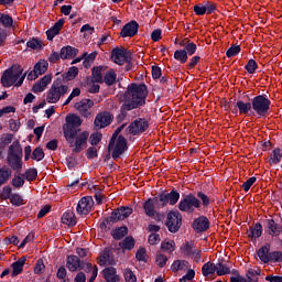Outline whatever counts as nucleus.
I'll return each mask as SVG.
<instances>
[{"instance_id":"f257e3e1","label":"nucleus","mask_w":282,"mask_h":282,"mask_svg":"<svg viewBox=\"0 0 282 282\" xmlns=\"http://www.w3.org/2000/svg\"><path fill=\"white\" fill-rule=\"evenodd\" d=\"M80 127H83V120L78 115L73 113L66 117L63 133L69 149H72V153H82L87 149L89 131L82 130Z\"/></svg>"},{"instance_id":"f03ea898","label":"nucleus","mask_w":282,"mask_h":282,"mask_svg":"<svg viewBox=\"0 0 282 282\" xmlns=\"http://www.w3.org/2000/svg\"><path fill=\"white\" fill-rule=\"evenodd\" d=\"M147 96H149L147 85L132 84L123 94V105L121 107V111H132V109L142 107V105L147 102Z\"/></svg>"},{"instance_id":"7ed1b4c3","label":"nucleus","mask_w":282,"mask_h":282,"mask_svg":"<svg viewBox=\"0 0 282 282\" xmlns=\"http://www.w3.org/2000/svg\"><path fill=\"white\" fill-rule=\"evenodd\" d=\"M25 80V74L23 75V68L20 65H13L6 69L1 77L2 87H21Z\"/></svg>"},{"instance_id":"20e7f679","label":"nucleus","mask_w":282,"mask_h":282,"mask_svg":"<svg viewBox=\"0 0 282 282\" xmlns=\"http://www.w3.org/2000/svg\"><path fill=\"white\" fill-rule=\"evenodd\" d=\"M120 131L121 129L119 128L113 132L108 145V151H111L113 160H118L120 155H122V153H124V151L128 149L127 139L119 135Z\"/></svg>"},{"instance_id":"39448f33","label":"nucleus","mask_w":282,"mask_h":282,"mask_svg":"<svg viewBox=\"0 0 282 282\" xmlns=\"http://www.w3.org/2000/svg\"><path fill=\"white\" fill-rule=\"evenodd\" d=\"M66 94H69V86L61 80H55L46 93V102L56 105Z\"/></svg>"},{"instance_id":"423d86ee","label":"nucleus","mask_w":282,"mask_h":282,"mask_svg":"<svg viewBox=\"0 0 282 282\" xmlns=\"http://www.w3.org/2000/svg\"><path fill=\"white\" fill-rule=\"evenodd\" d=\"M272 105V102L270 101V99L264 96V95H259L256 96L252 101H251V107L253 109V111L258 115V116H268V111H270V106Z\"/></svg>"},{"instance_id":"0eeeda50","label":"nucleus","mask_w":282,"mask_h":282,"mask_svg":"<svg viewBox=\"0 0 282 282\" xmlns=\"http://www.w3.org/2000/svg\"><path fill=\"white\" fill-rule=\"evenodd\" d=\"M196 208H202V202L193 194L186 195L178 203V210L181 213H195Z\"/></svg>"},{"instance_id":"6e6552de","label":"nucleus","mask_w":282,"mask_h":282,"mask_svg":"<svg viewBox=\"0 0 282 282\" xmlns=\"http://www.w3.org/2000/svg\"><path fill=\"white\" fill-rule=\"evenodd\" d=\"M166 227L170 232H177L182 228V214L180 212H170L166 218Z\"/></svg>"},{"instance_id":"1a4fd4ad","label":"nucleus","mask_w":282,"mask_h":282,"mask_svg":"<svg viewBox=\"0 0 282 282\" xmlns=\"http://www.w3.org/2000/svg\"><path fill=\"white\" fill-rule=\"evenodd\" d=\"M91 107H94V100L91 99H82L74 106L83 118H91Z\"/></svg>"},{"instance_id":"9d476101","label":"nucleus","mask_w":282,"mask_h":282,"mask_svg":"<svg viewBox=\"0 0 282 282\" xmlns=\"http://www.w3.org/2000/svg\"><path fill=\"white\" fill-rule=\"evenodd\" d=\"M111 122H113V115L109 111H102L96 116L94 126L96 129H105L106 127H109Z\"/></svg>"},{"instance_id":"9b49d317","label":"nucleus","mask_w":282,"mask_h":282,"mask_svg":"<svg viewBox=\"0 0 282 282\" xmlns=\"http://www.w3.org/2000/svg\"><path fill=\"white\" fill-rule=\"evenodd\" d=\"M131 215H133V208L122 206L111 213L110 221H113L115 224L117 221H123V219H127V217Z\"/></svg>"},{"instance_id":"f8f14e48","label":"nucleus","mask_w":282,"mask_h":282,"mask_svg":"<svg viewBox=\"0 0 282 282\" xmlns=\"http://www.w3.org/2000/svg\"><path fill=\"white\" fill-rule=\"evenodd\" d=\"M149 129V121L144 118H138L129 126V131L133 135H138V133H144Z\"/></svg>"},{"instance_id":"ddd939ff","label":"nucleus","mask_w":282,"mask_h":282,"mask_svg":"<svg viewBox=\"0 0 282 282\" xmlns=\"http://www.w3.org/2000/svg\"><path fill=\"white\" fill-rule=\"evenodd\" d=\"M91 208H94V198H91V196L80 198L77 204L78 215H89V213H91Z\"/></svg>"},{"instance_id":"4468645a","label":"nucleus","mask_w":282,"mask_h":282,"mask_svg":"<svg viewBox=\"0 0 282 282\" xmlns=\"http://www.w3.org/2000/svg\"><path fill=\"white\" fill-rule=\"evenodd\" d=\"M158 208V203H155L154 198H148L143 203V210L147 217H151V219H160V213L155 210Z\"/></svg>"},{"instance_id":"2eb2a0df","label":"nucleus","mask_w":282,"mask_h":282,"mask_svg":"<svg viewBox=\"0 0 282 282\" xmlns=\"http://www.w3.org/2000/svg\"><path fill=\"white\" fill-rule=\"evenodd\" d=\"M101 276L105 282H119L120 274H118V269L113 267H107L101 271Z\"/></svg>"},{"instance_id":"dca6fc26","label":"nucleus","mask_w":282,"mask_h":282,"mask_svg":"<svg viewBox=\"0 0 282 282\" xmlns=\"http://www.w3.org/2000/svg\"><path fill=\"white\" fill-rule=\"evenodd\" d=\"M111 58L117 65H124L129 61V53L122 48H113Z\"/></svg>"},{"instance_id":"f3484780","label":"nucleus","mask_w":282,"mask_h":282,"mask_svg":"<svg viewBox=\"0 0 282 282\" xmlns=\"http://www.w3.org/2000/svg\"><path fill=\"white\" fill-rule=\"evenodd\" d=\"M192 226L196 232H206V230L210 228V221L206 218V216H200L194 219Z\"/></svg>"},{"instance_id":"a211bd4d","label":"nucleus","mask_w":282,"mask_h":282,"mask_svg":"<svg viewBox=\"0 0 282 282\" xmlns=\"http://www.w3.org/2000/svg\"><path fill=\"white\" fill-rule=\"evenodd\" d=\"M140 28V24H138V22L135 21H131L129 23H127L120 32V35L124 39L127 36H135V34H138V29Z\"/></svg>"},{"instance_id":"6ab92c4d","label":"nucleus","mask_w":282,"mask_h":282,"mask_svg":"<svg viewBox=\"0 0 282 282\" xmlns=\"http://www.w3.org/2000/svg\"><path fill=\"white\" fill-rule=\"evenodd\" d=\"M66 268L69 272H78V270H83V262L78 257L70 254L66 259Z\"/></svg>"},{"instance_id":"aec40b11","label":"nucleus","mask_w":282,"mask_h":282,"mask_svg":"<svg viewBox=\"0 0 282 282\" xmlns=\"http://www.w3.org/2000/svg\"><path fill=\"white\" fill-rule=\"evenodd\" d=\"M50 83H52V76L46 75V76L42 77L39 80V83L33 85L32 91L34 94H41V93L45 91V89L47 88V85H50Z\"/></svg>"},{"instance_id":"412c9836","label":"nucleus","mask_w":282,"mask_h":282,"mask_svg":"<svg viewBox=\"0 0 282 282\" xmlns=\"http://www.w3.org/2000/svg\"><path fill=\"white\" fill-rule=\"evenodd\" d=\"M65 25V20L59 19L48 31H46V36L48 41H53L54 36L58 35L61 30Z\"/></svg>"},{"instance_id":"4be33fe9","label":"nucleus","mask_w":282,"mask_h":282,"mask_svg":"<svg viewBox=\"0 0 282 282\" xmlns=\"http://www.w3.org/2000/svg\"><path fill=\"white\" fill-rule=\"evenodd\" d=\"M282 232V226L279 225L274 219L268 220V234L271 235V237H279Z\"/></svg>"},{"instance_id":"5701e85b","label":"nucleus","mask_w":282,"mask_h":282,"mask_svg":"<svg viewBox=\"0 0 282 282\" xmlns=\"http://www.w3.org/2000/svg\"><path fill=\"white\" fill-rule=\"evenodd\" d=\"M99 265H116L113 256L109 254V251H104L98 258Z\"/></svg>"},{"instance_id":"b1692460","label":"nucleus","mask_w":282,"mask_h":282,"mask_svg":"<svg viewBox=\"0 0 282 282\" xmlns=\"http://www.w3.org/2000/svg\"><path fill=\"white\" fill-rule=\"evenodd\" d=\"M78 54V48L72 46H64L61 50L59 56L63 61L67 58H74Z\"/></svg>"},{"instance_id":"393cba45","label":"nucleus","mask_w":282,"mask_h":282,"mask_svg":"<svg viewBox=\"0 0 282 282\" xmlns=\"http://www.w3.org/2000/svg\"><path fill=\"white\" fill-rule=\"evenodd\" d=\"M25 257H22L12 263V276H19V274L23 272V265H25Z\"/></svg>"},{"instance_id":"a878e982","label":"nucleus","mask_w":282,"mask_h":282,"mask_svg":"<svg viewBox=\"0 0 282 282\" xmlns=\"http://www.w3.org/2000/svg\"><path fill=\"white\" fill-rule=\"evenodd\" d=\"M188 268H191V264L186 260H175L171 265L172 272H180V270H188Z\"/></svg>"},{"instance_id":"bb28decb","label":"nucleus","mask_w":282,"mask_h":282,"mask_svg":"<svg viewBox=\"0 0 282 282\" xmlns=\"http://www.w3.org/2000/svg\"><path fill=\"white\" fill-rule=\"evenodd\" d=\"M62 223L66 226L74 227L76 225V215L74 212H66L62 216Z\"/></svg>"},{"instance_id":"cd10ccee","label":"nucleus","mask_w":282,"mask_h":282,"mask_svg":"<svg viewBox=\"0 0 282 282\" xmlns=\"http://www.w3.org/2000/svg\"><path fill=\"white\" fill-rule=\"evenodd\" d=\"M11 175L12 171L9 170L8 166L0 167V186H3V184H8Z\"/></svg>"},{"instance_id":"c85d7f7f","label":"nucleus","mask_w":282,"mask_h":282,"mask_svg":"<svg viewBox=\"0 0 282 282\" xmlns=\"http://www.w3.org/2000/svg\"><path fill=\"white\" fill-rule=\"evenodd\" d=\"M258 257L260 259V261H262L263 263H269L270 262V247L269 246H264L262 248H260L258 250Z\"/></svg>"},{"instance_id":"c756f323","label":"nucleus","mask_w":282,"mask_h":282,"mask_svg":"<svg viewBox=\"0 0 282 282\" xmlns=\"http://www.w3.org/2000/svg\"><path fill=\"white\" fill-rule=\"evenodd\" d=\"M282 159V149L281 148H275L270 155L269 159V164H279V162H281Z\"/></svg>"},{"instance_id":"7c9ffc66","label":"nucleus","mask_w":282,"mask_h":282,"mask_svg":"<svg viewBox=\"0 0 282 282\" xmlns=\"http://www.w3.org/2000/svg\"><path fill=\"white\" fill-rule=\"evenodd\" d=\"M261 274V270L260 269H249L247 271V279H245V282H258L259 281V275Z\"/></svg>"},{"instance_id":"2f4dec72","label":"nucleus","mask_w":282,"mask_h":282,"mask_svg":"<svg viewBox=\"0 0 282 282\" xmlns=\"http://www.w3.org/2000/svg\"><path fill=\"white\" fill-rule=\"evenodd\" d=\"M129 234V229L127 227H119L112 231V237L117 241H120V239H124L127 235Z\"/></svg>"},{"instance_id":"473e14b6","label":"nucleus","mask_w":282,"mask_h":282,"mask_svg":"<svg viewBox=\"0 0 282 282\" xmlns=\"http://www.w3.org/2000/svg\"><path fill=\"white\" fill-rule=\"evenodd\" d=\"M202 272L204 276H210V274H215V272H217L216 264L213 262H206L202 268Z\"/></svg>"},{"instance_id":"72a5a7b5","label":"nucleus","mask_w":282,"mask_h":282,"mask_svg":"<svg viewBox=\"0 0 282 282\" xmlns=\"http://www.w3.org/2000/svg\"><path fill=\"white\" fill-rule=\"evenodd\" d=\"M236 107H238L240 116H243L251 111L252 104L238 100Z\"/></svg>"},{"instance_id":"f704fd0d","label":"nucleus","mask_w":282,"mask_h":282,"mask_svg":"<svg viewBox=\"0 0 282 282\" xmlns=\"http://www.w3.org/2000/svg\"><path fill=\"white\" fill-rule=\"evenodd\" d=\"M21 153H23L21 144L19 141H13V143L9 147V156H19Z\"/></svg>"},{"instance_id":"c9c22d12","label":"nucleus","mask_w":282,"mask_h":282,"mask_svg":"<svg viewBox=\"0 0 282 282\" xmlns=\"http://www.w3.org/2000/svg\"><path fill=\"white\" fill-rule=\"evenodd\" d=\"M263 234V226L261 224H256L254 227L250 228L249 230V237L252 239H259L261 235Z\"/></svg>"},{"instance_id":"e433bc0d","label":"nucleus","mask_w":282,"mask_h":282,"mask_svg":"<svg viewBox=\"0 0 282 282\" xmlns=\"http://www.w3.org/2000/svg\"><path fill=\"white\" fill-rule=\"evenodd\" d=\"M165 197L167 199V204L170 206H175L177 202H180V193L177 191H172L170 193H165Z\"/></svg>"},{"instance_id":"4c0bfd02","label":"nucleus","mask_w":282,"mask_h":282,"mask_svg":"<svg viewBox=\"0 0 282 282\" xmlns=\"http://www.w3.org/2000/svg\"><path fill=\"white\" fill-rule=\"evenodd\" d=\"M8 164L13 169V171H21V158L8 156Z\"/></svg>"},{"instance_id":"58836bf2","label":"nucleus","mask_w":282,"mask_h":282,"mask_svg":"<svg viewBox=\"0 0 282 282\" xmlns=\"http://www.w3.org/2000/svg\"><path fill=\"white\" fill-rule=\"evenodd\" d=\"M116 78H118L116 70L110 69L105 74L104 82L106 83V85L111 86L113 85V83H116Z\"/></svg>"},{"instance_id":"ea45409f","label":"nucleus","mask_w":282,"mask_h":282,"mask_svg":"<svg viewBox=\"0 0 282 282\" xmlns=\"http://www.w3.org/2000/svg\"><path fill=\"white\" fill-rule=\"evenodd\" d=\"M153 199L156 203V208H164L169 206L166 193H161L159 196L154 197Z\"/></svg>"},{"instance_id":"a19ab883","label":"nucleus","mask_w":282,"mask_h":282,"mask_svg":"<svg viewBox=\"0 0 282 282\" xmlns=\"http://www.w3.org/2000/svg\"><path fill=\"white\" fill-rule=\"evenodd\" d=\"M47 67H50V64L46 61H41L35 64L33 69L36 72V74L43 76V74L47 72Z\"/></svg>"},{"instance_id":"79ce46f5","label":"nucleus","mask_w":282,"mask_h":282,"mask_svg":"<svg viewBox=\"0 0 282 282\" xmlns=\"http://www.w3.org/2000/svg\"><path fill=\"white\" fill-rule=\"evenodd\" d=\"M93 83H102V66L93 68Z\"/></svg>"},{"instance_id":"37998d69","label":"nucleus","mask_w":282,"mask_h":282,"mask_svg":"<svg viewBox=\"0 0 282 282\" xmlns=\"http://www.w3.org/2000/svg\"><path fill=\"white\" fill-rule=\"evenodd\" d=\"M0 23L3 25V28H12L14 20L8 14L0 13Z\"/></svg>"},{"instance_id":"c03bdc74","label":"nucleus","mask_w":282,"mask_h":282,"mask_svg":"<svg viewBox=\"0 0 282 282\" xmlns=\"http://www.w3.org/2000/svg\"><path fill=\"white\" fill-rule=\"evenodd\" d=\"M216 273L218 276H224L226 274H230V268L228 265L224 264V262H218L216 264Z\"/></svg>"},{"instance_id":"a18cd8bd","label":"nucleus","mask_w":282,"mask_h":282,"mask_svg":"<svg viewBox=\"0 0 282 282\" xmlns=\"http://www.w3.org/2000/svg\"><path fill=\"white\" fill-rule=\"evenodd\" d=\"M174 58L175 61H178V63H186L188 61V55L186 54V51L184 50H177L174 52Z\"/></svg>"},{"instance_id":"49530a36","label":"nucleus","mask_w":282,"mask_h":282,"mask_svg":"<svg viewBox=\"0 0 282 282\" xmlns=\"http://www.w3.org/2000/svg\"><path fill=\"white\" fill-rule=\"evenodd\" d=\"M181 250L183 254L186 257H191L193 254V251L195 250V245L193 242H185L182 245Z\"/></svg>"},{"instance_id":"de8ad7c7","label":"nucleus","mask_w":282,"mask_h":282,"mask_svg":"<svg viewBox=\"0 0 282 282\" xmlns=\"http://www.w3.org/2000/svg\"><path fill=\"white\" fill-rule=\"evenodd\" d=\"M121 248H123V250H133V248H135V240L133 239V237H127L122 241Z\"/></svg>"},{"instance_id":"09e8293b","label":"nucleus","mask_w":282,"mask_h":282,"mask_svg":"<svg viewBox=\"0 0 282 282\" xmlns=\"http://www.w3.org/2000/svg\"><path fill=\"white\" fill-rule=\"evenodd\" d=\"M10 202L12 204V206H23V204H25V202L23 200V196H21V194H12L10 197Z\"/></svg>"},{"instance_id":"8fccbe9b","label":"nucleus","mask_w":282,"mask_h":282,"mask_svg":"<svg viewBox=\"0 0 282 282\" xmlns=\"http://www.w3.org/2000/svg\"><path fill=\"white\" fill-rule=\"evenodd\" d=\"M161 248L166 252H174L175 251V241L174 240H164L161 243Z\"/></svg>"},{"instance_id":"3c124183","label":"nucleus","mask_w":282,"mask_h":282,"mask_svg":"<svg viewBox=\"0 0 282 282\" xmlns=\"http://www.w3.org/2000/svg\"><path fill=\"white\" fill-rule=\"evenodd\" d=\"M31 158L35 160V162H41V160L45 158V152H43V149L41 148H35L32 152Z\"/></svg>"},{"instance_id":"603ef678","label":"nucleus","mask_w":282,"mask_h":282,"mask_svg":"<svg viewBox=\"0 0 282 282\" xmlns=\"http://www.w3.org/2000/svg\"><path fill=\"white\" fill-rule=\"evenodd\" d=\"M183 51L186 52L187 56H193V54L197 52V44L193 42H187Z\"/></svg>"},{"instance_id":"864d4df0","label":"nucleus","mask_w":282,"mask_h":282,"mask_svg":"<svg viewBox=\"0 0 282 282\" xmlns=\"http://www.w3.org/2000/svg\"><path fill=\"white\" fill-rule=\"evenodd\" d=\"M13 138L14 135H12L11 133L2 134V137L0 138V147L6 149L8 144L12 142Z\"/></svg>"},{"instance_id":"5fc2aeb1","label":"nucleus","mask_w":282,"mask_h":282,"mask_svg":"<svg viewBox=\"0 0 282 282\" xmlns=\"http://www.w3.org/2000/svg\"><path fill=\"white\" fill-rule=\"evenodd\" d=\"M78 96H80V88L73 89L70 95L64 101L63 107H67V105H69V102H72L74 100V98H78Z\"/></svg>"},{"instance_id":"6e6d98bb","label":"nucleus","mask_w":282,"mask_h":282,"mask_svg":"<svg viewBox=\"0 0 282 282\" xmlns=\"http://www.w3.org/2000/svg\"><path fill=\"white\" fill-rule=\"evenodd\" d=\"M123 276L126 282H137L138 278L135 276V273L131 271V269H124Z\"/></svg>"},{"instance_id":"4d7b16f0","label":"nucleus","mask_w":282,"mask_h":282,"mask_svg":"<svg viewBox=\"0 0 282 282\" xmlns=\"http://www.w3.org/2000/svg\"><path fill=\"white\" fill-rule=\"evenodd\" d=\"M258 67L259 65L257 64V61L249 59L247 65L245 66V69L248 72V74H254Z\"/></svg>"},{"instance_id":"13d9d810","label":"nucleus","mask_w":282,"mask_h":282,"mask_svg":"<svg viewBox=\"0 0 282 282\" xmlns=\"http://www.w3.org/2000/svg\"><path fill=\"white\" fill-rule=\"evenodd\" d=\"M26 45L31 50H41V47H43V42L39 39H32L26 43Z\"/></svg>"},{"instance_id":"bf43d9fd","label":"nucleus","mask_w":282,"mask_h":282,"mask_svg":"<svg viewBox=\"0 0 282 282\" xmlns=\"http://www.w3.org/2000/svg\"><path fill=\"white\" fill-rule=\"evenodd\" d=\"M241 52V46L240 45H234L228 48L226 56L228 58H232V56H237Z\"/></svg>"},{"instance_id":"052dcab7","label":"nucleus","mask_w":282,"mask_h":282,"mask_svg":"<svg viewBox=\"0 0 282 282\" xmlns=\"http://www.w3.org/2000/svg\"><path fill=\"white\" fill-rule=\"evenodd\" d=\"M39 172L36 169H30L25 172L24 177L28 180V182H34V178L37 177Z\"/></svg>"},{"instance_id":"680f3d73","label":"nucleus","mask_w":282,"mask_h":282,"mask_svg":"<svg viewBox=\"0 0 282 282\" xmlns=\"http://www.w3.org/2000/svg\"><path fill=\"white\" fill-rule=\"evenodd\" d=\"M167 261H169V258L165 254H162V253L156 254L155 262H156V265H159V268H164Z\"/></svg>"},{"instance_id":"e2e57ef3","label":"nucleus","mask_w":282,"mask_h":282,"mask_svg":"<svg viewBox=\"0 0 282 282\" xmlns=\"http://www.w3.org/2000/svg\"><path fill=\"white\" fill-rule=\"evenodd\" d=\"M194 12H195V14H197V17H204V14H207L206 7H205L204 2L194 6Z\"/></svg>"},{"instance_id":"0e129e2a","label":"nucleus","mask_w":282,"mask_h":282,"mask_svg":"<svg viewBox=\"0 0 282 282\" xmlns=\"http://www.w3.org/2000/svg\"><path fill=\"white\" fill-rule=\"evenodd\" d=\"M23 184H25V178L21 175H18V176H14L13 180H12V185L15 187V188H21L23 187Z\"/></svg>"},{"instance_id":"69168bd1","label":"nucleus","mask_w":282,"mask_h":282,"mask_svg":"<svg viewBox=\"0 0 282 282\" xmlns=\"http://www.w3.org/2000/svg\"><path fill=\"white\" fill-rule=\"evenodd\" d=\"M100 140H102V133L95 132L90 135V144L91 147H96L100 143Z\"/></svg>"},{"instance_id":"338daca9","label":"nucleus","mask_w":282,"mask_h":282,"mask_svg":"<svg viewBox=\"0 0 282 282\" xmlns=\"http://www.w3.org/2000/svg\"><path fill=\"white\" fill-rule=\"evenodd\" d=\"M77 76H78V67L76 66L70 67L66 73L67 80H74V78H76Z\"/></svg>"},{"instance_id":"774afa93","label":"nucleus","mask_w":282,"mask_h":282,"mask_svg":"<svg viewBox=\"0 0 282 282\" xmlns=\"http://www.w3.org/2000/svg\"><path fill=\"white\" fill-rule=\"evenodd\" d=\"M148 258H149V256H147V249L140 248V249L137 251L135 259H137L138 261H147Z\"/></svg>"}]
</instances>
